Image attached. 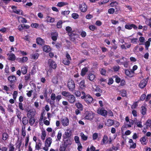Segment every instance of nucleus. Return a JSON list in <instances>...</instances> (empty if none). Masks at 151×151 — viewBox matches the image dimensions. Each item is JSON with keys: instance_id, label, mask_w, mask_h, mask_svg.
<instances>
[{"instance_id": "4d7b16f0", "label": "nucleus", "mask_w": 151, "mask_h": 151, "mask_svg": "<svg viewBox=\"0 0 151 151\" xmlns=\"http://www.w3.org/2000/svg\"><path fill=\"white\" fill-rule=\"evenodd\" d=\"M145 124L147 127H150L151 125V120L148 119L146 122Z\"/></svg>"}, {"instance_id": "0e129e2a", "label": "nucleus", "mask_w": 151, "mask_h": 151, "mask_svg": "<svg viewBox=\"0 0 151 151\" xmlns=\"http://www.w3.org/2000/svg\"><path fill=\"white\" fill-rule=\"evenodd\" d=\"M14 149L15 148L14 147L13 145H12V144H10L9 147V151H14Z\"/></svg>"}, {"instance_id": "680f3d73", "label": "nucleus", "mask_w": 151, "mask_h": 151, "mask_svg": "<svg viewBox=\"0 0 151 151\" xmlns=\"http://www.w3.org/2000/svg\"><path fill=\"white\" fill-rule=\"evenodd\" d=\"M150 42L147 41L145 44V48L146 50H148V47L150 46Z\"/></svg>"}, {"instance_id": "58836bf2", "label": "nucleus", "mask_w": 151, "mask_h": 151, "mask_svg": "<svg viewBox=\"0 0 151 151\" xmlns=\"http://www.w3.org/2000/svg\"><path fill=\"white\" fill-rule=\"evenodd\" d=\"M146 108L144 106H142L141 107V113L143 115L146 114Z\"/></svg>"}, {"instance_id": "bf43d9fd", "label": "nucleus", "mask_w": 151, "mask_h": 151, "mask_svg": "<svg viewBox=\"0 0 151 151\" xmlns=\"http://www.w3.org/2000/svg\"><path fill=\"white\" fill-rule=\"evenodd\" d=\"M70 13V12L68 11H65L62 12L61 14L63 15L66 16L68 15Z\"/></svg>"}, {"instance_id": "cd10ccee", "label": "nucleus", "mask_w": 151, "mask_h": 151, "mask_svg": "<svg viewBox=\"0 0 151 151\" xmlns=\"http://www.w3.org/2000/svg\"><path fill=\"white\" fill-rule=\"evenodd\" d=\"M140 141L142 144H146V138L145 136L141 137L140 139Z\"/></svg>"}, {"instance_id": "9d476101", "label": "nucleus", "mask_w": 151, "mask_h": 151, "mask_svg": "<svg viewBox=\"0 0 151 151\" xmlns=\"http://www.w3.org/2000/svg\"><path fill=\"white\" fill-rule=\"evenodd\" d=\"M9 81L11 83H14L17 81V77L14 75L9 76L8 78Z\"/></svg>"}, {"instance_id": "ddd939ff", "label": "nucleus", "mask_w": 151, "mask_h": 151, "mask_svg": "<svg viewBox=\"0 0 151 151\" xmlns=\"http://www.w3.org/2000/svg\"><path fill=\"white\" fill-rule=\"evenodd\" d=\"M125 28L128 29H131L132 28H134V29H136L137 28V27L135 25L129 24L125 25Z\"/></svg>"}, {"instance_id": "c85d7f7f", "label": "nucleus", "mask_w": 151, "mask_h": 151, "mask_svg": "<svg viewBox=\"0 0 151 151\" xmlns=\"http://www.w3.org/2000/svg\"><path fill=\"white\" fill-rule=\"evenodd\" d=\"M43 50L44 51L48 52L50 51V48L48 46L45 45L43 47Z\"/></svg>"}, {"instance_id": "3c124183", "label": "nucleus", "mask_w": 151, "mask_h": 151, "mask_svg": "<svg viewBox=\"0 0 151 151\" xmlns=\"http://www.w3.org/2000/svg\"><path fill=\"white\" fill-rule=\"evenodd\" d=\"M25 127L24 126L22 127V135L24 137L26 135V132L25 131Z\"/></svg>"}, {"instance_id": "e433bc0d", "label": "nucleus", "mask_w": 151, "mask_h": 151, "mask_svg": "<svg viewBox=\"0 0 151 151\" xmlns=\"http://www.w3.org/2000/svg\"><path fill=\"white\" fill-rule=\"evenodd\" d=\"M29 119V123L30 125H32L34 123L35 121V120L34 118V117H31Z\"/></svg>"}, {"instance_id": "473e14b6", "label": "nucleus", "mask_w": 151, "mask_h": 151, "mask_svg": "<svg viewBox=\"0 0 151 151\" xmlns=\"http://www.w3.org/2000/svg\"><path fill=\"white\" fill-rule=\"evenodd\" d=\"M39 56V54L37 53L33 54L31 55V58L33 59H37Z\"/></svg>"}, {"instance_id": "dca6fc26", "label": "nucleus", "mask_w": 151, "mask_h": 151, "mask_svg": "<svg viewBox=\"0 0 151 151\" xmlns=\"http://www.w3.org/2000/svg\"><path fill=\"white\" fill-rule=\"evenodd\" d=\"M67 98L68 101L71 103H74L76 100L75 97L73 95L71 94Z\"/></svg>"}, {"instance_id": "7ed1b4c3", "label": "nucleus", "mask_w": 151, "mask_h": 151, "mask_svg": "<svg viewBox=\"0 0 151 151\" xmlns=\"http://www.w3.org/2000/svg\"><path fill=\"white\" fill-rule=\"evenodd\" d=\"M95 114L91 111H86L85 113V119H86L92 120Z\"/></svg>"}, {"instance_id": "09e8293b", "label": "nucleus", "mask_w": 151, "mask_h": 151, "mask_svg": "<svg viewBox=\"0 0 151 151\" xmlns=\"http://www.w3.org/2000/svg\"><path fill=\"white\" fill-rule=\"evenodd\" d=\"M115 12V9L113 8H111L109 9L108 10V12L110 14H113Z\"/></svg>"}, {"instance_id": "338daca9", "label": "nucleus", "mask_w": 151, "mask_h": 151, "mask_svg": "<svg viewBox=\"0 0 151 151\" xmlns=\"http://www.w3.org/2000/svg\"><path fill=\"white\" fill-rule=\"evenodd\" d=\"M89 29L92 31H94L96 28L95 26L91 25L89 26Z\"/></svg>"}, {"instance_id": "aec40b11", "label": "nucleus", "mask_w": 151, "mask_h": 151, "mask_svg": "<svg viewBox=\"0 0 151 151\" xmlns=\"http://www.w3.org/2000/svg\"><path fill=\"white\" fill-rule=\"evenodd\" d=\"M58 36V33L56 32H52L51 34V37L53 41H56Z\"/></svg>"}, {"instance_id": "4c0bfd02", "label": "nucleus", "mask_w": 151, "mask_h": 151, "mask_svg": "<svg viewBox=\"0 0 151 151\" xmlns=\"http://www.w3.org/2000/svg\"><path fill=\"white\" fill-rule=\"evenodd\" d=\"M67 4V3L65 2H61L58 3L57 6L59 7H61Z\"/></svg>"}, {"instance_id": "f3484780", "label": "nucleus", "mask_w": 151, "mask_h": 151, "mask_svg": "<svg viewBox=\"0 0 151 151\" xmlns=\"http://www.w3.org/2000/svg\"><path fill=\"white\" fill-rule=\"evenodd\" d=\"M7 55L8 56V59L12 61L14 60L15 59L16 57L14 54L8 53Z\"/></svg>"}, {"instance_id": "b1692460", "label": "nucleus", "mask_w": 151, "mask_h": 151, "mask_svg": "<svg viewBox=\"0 0 151 151\" xmlns=\"http://www.w3.org/2000/svg\"><path fill=\"white\" fill-rule=\"evenodd\" d=\"M107 139V136L106 135H104L102 139V142H101V144L103 145L106 144L108 142Z\"/></svg>"}, {"instance_id": "423d86ee", "label": "nucleus", "mask_w": 151, "mask_h": 151, "mask_svg": "<svg viewBox=\"0 0 151 151\" xmlns=\"http://www.w3.org/2000/svg\"><path fill=\"white\" fill-rule=\"evenodd\" d=\"M71 60L70 55L68 54H67L66 56V58L63 60V63L65 65H68Z\"/></svg>"}, {"instance_id": "5fc2aeb1", "label": "nucleus", "mask_w": 151, "mask_h": 151, "mask_svg": "<svg viewBox=\"0 0 151 151\" xmlns=\"http://www.w3.org/2000/svg\"><path fill=\"white\" fill-rule=\"evenodd\" d=\"M18 94V92L16 91H14L13 92V98L14 100L16 99Z\"/></svg>"}, {"instance_id": "f8f14e48", "label": "nucleus", "mask_w": 151, "mask_h": 151, "mask_svg": "<svg viewBox=\"0 0 151 151\" xmlns=\"http://www.w3.org/2000/svg\"><path fill=\"white\" fill-rule=\"evenodd\" d=\"M42 145V143L41 140L38 139L36 142V145L35 146V149L37 150H39L41 149V147Z\"/></svg>"}, {"instance_id": "9b49d317", "label": "nucleus", "mask_w": 151, "mask_h": 151, "mask_svg": "<svg viewBox=\"0 0 151 151\" xmlns=\"http://www.w3.org/2000/svg\"><path fill=\"white\" fill-rule=\"evenodd\" d=\"M68 32V35L71 37H72L73 35H76L73 33V32L72 31L71 28L69 26L67 27L65 29Z\"/></svg>"}, {"instance_id": "2eb2a0df", "label": "nucleus", "mask_w": 151, "mask_h": 151, "mask_svg": "<svg viewBox=\"0 0 151 151\" xmlns=\"http://www.w3.org/2000/svg\"><path fill=\"white\" fill-rule=\"evenodd\" d=\"M85 87L84 81L82 80L79 83L78 89L80 90H83L85 89Z\"/></svg>"}, {"instance_id": "f03ea898", "label": "nucleus", "mask_w": 151, "mask_h": 151, "mask_svg": "<svg viewBox=\"0 0 151 151\" xmlns=\"http://www.w3.org/2000/svg\"><path fill=\"white\" fill-rule=\"evenodd\" d=\"M82 93L83 95L81 96L82 99H85V100L87 104H90L92 102L93 99L92 97L89 95H86L84 92H82Z\"/></svg>"}, {"instance_id": "de8ad7c7", "label": "nucleus", "mask_w": 151, "mask_h": 151, "mask_svg": "<svg viewBox=\"0 0 151 151\" xmlns=\"http://www.w3.org/2000/svg\"><path fill=\"white\" fill-rule=\"evenodd\" d=\"M15 13L18 14L20 15H23V12L22 10H17L16 11H15Z\"/></svg>"}, {"instance_id": "6e6d98bb", "label": "nucleus", "mask_w": 151, "mask_h": 151, "mask_svg": "<svg viewBox=\"0 0 151 151\" xmlns=\"http://www.w3.org/2000/svg\"><path fill=\"white\" fill-rule=\"evenodd\" d=\"M146 24L150 26L151 28V19H147L146 21Z\"/></svg>"}, {"instance_id": "72a5a7b5", "label": "nucleus", "mask_w": 151, "mask_h": 151, "mask_svg": "<svg viewBox=\"0 0 151 151\" xmlns=\"http://www.w3.org/2000/svg\"><path fill=\"white\" fill-rule=\"evenodd\" d=\"M72 144V142L70 139H67L64 142V145L65 147H67L68 145H70Z\"/></svg>"}, {"instance_id": "864d4df0", "label": "nucleus", "mask_w": 151, "mask_h": 151, "mask_svg": "<svg viewBox=\"0 0 151 151\" xmlns=\"http://www.w3.org/2000/svg\"><path fill=\"white\" fill-rule=\"evenodd\" d=\"M56 95L54 93H52L51 95L50 98L53 101H54L56 99Z\"/></svg>"}, {"instance_id": "69168bd1", "label": "nucleus", "mask_w": 151, "mask_h": 151, "mask_svg": "<svg viewBox=\"0 0 151 151\" xmlns=\"http://www.w3.org/2000/svg\"><path fill=\"white\" fill-rule=\"evenodd\" d=\"M31 26L34 28H37L39 26V24L37 23H33L31 24Z\"/></svg>"}, {"instance_id": "4be33fe9", "label": "nucleus", "mask_w": 151, "mask_h": 151, "mask_svg": "<svg viewBox=\"0 0 151 151\" xmlns=\"http://www.w3.org/2000/svg\"><path fill=\"white\" fill-rule=\"evenodd\" d=\"M46 18V20L47 22L52 23L55 21V19L54 18H52L49 16H47Z\"/></svg>"}, {"instance_id": "412c9836", "label": "nucleus", "mask_w": 151, "mask_h": 151, "mask_svg": "<svg viewBox=\"0 0 151 151\" xmlns=\"http://www.w3.org/2000/svg\"><path fill=\"white\" fill-rule=\"evenodd\" d=\"M35 112L33 110H30L27 114V116L29 117H33L35 114Z\"/></svg>"}, {"instance_id": "79ce46f5", "label": "nucleus", "mask_w": 151, "mask_h": 151, "mask_svg": "<svg viewBox=\"0 0 151 151\" xmlns=\"http://www.w3.org/2000/svg\"><path fill=\"white\" fill-rule=\"evenodd\" d=\"M118 5V3L116 1L112 2L110 4V6L112 7L116 6Z\"/></svg>"}, {"instance_id": "2f4dec72", "label": "nucleus", "mask_w": 151, "mask_h": 151, "mask_svg": "<svg viewBox=\"0 0 151 151\" xmlns=\"http://www.w3.org/2000/svg\"><path fill=\"white\" fill-rule=\"evenodd\" d=\"M95 78V75L92 73H90L88 75V79L90 81H92Z\"/></svg>"}, {"instance_id": "c9c22d12", "label": "nucleus", "mask_w": 151, "mask_h": 151, "mask_svg": "<svg viewBox=\"0 0 151 151\" xmlns=\"http://www.w3.org/2000/svg\"><path fill=\"white\" fill-rule=\"evenodd\" d=\"M62 94L63 96L67 97V98L71 94L69 92L65 91H63Z\"/></svg>"}, {"instance_id": "c756f323", "label": "nucleus", "mask_w": 151, "mask_h": 151, "mask_svg": "<svg viewBox=\"0 0 151 151\" xmlns=\"http://www.w3.org/2000/svg\"><path fill=\"white\" fill-rule=\"evenodd\" d=\"M125 73L127 76L129 77H132V74H133V71H130L128 70H125Z\"/></svg>"}, {"instance_id": "0eeeda50", "label": "nucleus", "mask_w": 151, "mask_h": 151, "mask_svg": "<svg viewBox=\"0 0 151 151\" xmlns=\"http://www.w3.org/2000/svg\"><path fill=\"white\" fill-rule=\"evenodd\" d=\"M97 113L99 114H101L103 116H105L107 114V111L104 109L103 108H99L97 111Z\"/></svg>"}, {"instance_id": "a878e982", "label": "nucleus", "mask_w": 151, "mask_h": 151, "mask_svg": "<svg viewBox=\"0 0 151 151\" xmlns=\"http://www.w3.org/2000/svg\"><path fill=\"white\" fill-rule=\"evenodd\" d=\"M46 136V134L45 131V130L42 131L41 135V139L44 140L45 139Z\"/></svg>"}, {"instance_id": "6e6552de", "label": "nucleus", "mask_w": 151, "mask_h": 151, "mask_svg": "<svg viewBox=\"0 0 151 151\" xmlns=\"http://www.w3.org/2000/svg\"><path fill=\"white\" fill-rule=\"evenodd\" d=\"M48 65L49 67L53 69H55L57 67V65L55 62L53 60L50 59L48 60Z\"/></svg>"}, {"instance_id": "7c9ffc66", "label": "nucleus", "mask_w": 151, "mask_h": 151, "mask_svg": "<svg viewBox=\"0 0 151 151\" xmlns=\"http://www.w3.org/2000/svg\"><path fill=\"white\" fill-rule=\"evenodd\" d=\"M125 123L126 125H127L128 127H130L133 125V121L132 120H130L129 121L126 122Z\"/></svg>"}, {"instance_id": "f704fd0d", "label": "nucleus", "mask_w": 151, "mask_h": 151, "mask_svg": "<svg viewBox=\"0 0 151 151\" xmlns=\"http://www.w3.org/2000/svg\"><path fill=\"white\" fill-rule=\"evenodd\" d=\"M19 21H20L23 23H26L27 22V20L25 19L22 17H19L18 18Z\"/></svg>"}, {"instance_id": "393cba45", "label": "nucleus", "mask_w": 151, "mask_h": 151, "mask_svg": "<svg viewBox=\"0 0 151 151\" xmlns=\"http://www.w3.org/2000/svg\"><path fill=\"white\" fill-rule=\"evenodd\" d=\"M88 70V69L87 67L83 68L81 70V75L82 76H84L86 74Z\"/></svg>"}, {"instance_id": "4468645a", "label": "nucleus", "mask_w": 151, "mask_h": 151, "mask_svg": "<svg viewBox=\"0 0 151 151\" xmlns=\"http://www.w3.org/2000/svg\"><path fill=\"white\" fill-rule=\"evenodd\" d=\"M147 83V82L146 80L144 79L142 80L141 81L140 83H139V87L141 88H143L146 86Z\"/></svg>"}, {"instance_id": "5701e85b", "label": "nucleus", "mask_w": 151, "mask_h": 151, "mask_svg": "<svg viewBox=\"0 0 151 151\" xmlns=\"http://www.w3.org/2000/svg\"><path fill=\"white\" fill-rule=\"evenodd\" d=\"M27 67L26 65L23 66L21 68V72L24 75L26 74L27 72Z\"/></svg>"}, {"instance_id": "49530a36", "label": "nucleus", "mask_w": 151, "mask_h": 151, "mask_svg": "<svg viewBox=\"0 0 151 151\" xmlns=\"http://www.w3.org/2000/svg\"><path fill=\"white\" fill-rule=\"evenodd\" d=\"M7 110L9 112H11L12 113L13 112V110L12 106L11 105H8Z\"/></svg>"}, {"instance_id": "e2e57ef3", "label": "nucleus", "mask_w": 151, "mask_h": 151, "mask_svg": "<svg viewBox=\"0 0 151 151\" xmlns=\"http://www.w3.org/2000/svg\"><path fill=\"white\" fill-rule=\"evenodd\" d=\"M74 139L76 143L78 144L80 143L79 137L77 136H76L74 138Z\"/></svg>"}, {"instance_id": "a18cd8bd", "label": "nucleus", "mask_w": 151, "mask_h": 151, "mask_svg": "<svg viewBox=\"0 0 151 151\" xmlns=\"http://www.w3.org/2000/svg\"><path fill=\"white\" fill-rule=\"evenodd\" d=\"M8 137V135L7 133H4L3 134V139L4 140H5Z\"/></svg>"}, {"instance_id": "39448f33", "label": "nucleus", "mask_w": 151, "mask_h": 151, "mask_svg": "<svg viewBox=\"0 0 151 151\" xmlns=\"http://www.w3.org/2000/svg\"><path fill=\"white\" fill-rule=\"evenodd\" d=\"M61 123L63 126L66 127L68 126L69 124V120L67 117H64L61 119Z\"/></svg>"}, {"instance_id": "13d9d810", "label": "nucleus", "mask_w": 151, "mask_h": 151, "mask_svg": "<svg viewBox=\"0 0 151 151\" xmlns=\"http://www.w3.org/2000/svg\"><path fill=\"white\" fill-rule=\"evenodd\" d=\"M72 17L74 19H76L78 18V15L76 13H73L72 14Z\"/></svg>"}, {"instance_id": "603ef678", "label": "nucleus", "mask_w": 151, "mask_h": 151, "mask_svg": "<svg viewBox=\"0 0 151 151\" xmlns=\"http://www.w3.org/2000/svg\"><path fill=\"white\" fill-rule=\"evenodd\" d=\"M62 22L61 21H60L57 22V26L58 28H60L62 27Z\"/></svg>"}, {"instance_id": "a19ab883", "label": "nucleus", "mask_w": 151, "mask_h": 151, "mask_svg": "<svg viewBox=\"0 0 151 151\" xmlns=\"http://www.w3.org/2000/svg\"><path fill=\"white\" fill-rule=\"evenodd\" d=\"M22 122L23 124L24 125H26L28 123V120L26 117H24L22 118Z\"/></svg>"}, {"instance_id": "20e7f679", "label": "nucleus", "mask_w": 151, "mask_h": 151, "mask_svg": "<svg viewBox=\"0 0 151 151\" xmlns=\"http://www.w3.org/2000/svg\"><path fill=\"white\" fill-rule=\"evenodd\" d=\"M68 86L70 91L73 90L75 88V84L74 81L72 79H69L68 83Z\"/></svg>"}, {"instance_id": "37998d69", "label": "nucleus", "mask_w": 151, "mask_h": 151, "mask_svg": "<svg viewBox=\"0 0 151 151\" xmlns=\"http://www.w3.org/2000/svg\"><path fill=\"white\" fill-rule=\"evenodd\" d=\"M80 135L83 140H86L87 139L88 137L85 135L83 132L81 133Z\"/></svg>"}, {"instance_id": "6ab92c4d", "label": "nucleus", "mask_w": 151, "mask_h": 151, "mask_svg": "<svg viewBox=\"0 0 151 151\" xmlns=\"http://www.w3.org/2000/svg\"><path fill=\"white\" fill-rule=\"evenodd\" d=\"M36 42L38 44L40 45H43L45 43L44 40L40 37L37 38Z\"/></svg>"}, {"instance_id": "bb28decb", "label": "nucleus", "mask_w": 151, "mask_h": 151, "mask_svg": "<svg viewBox=\"0 0 151 151\" xmlns=\"http://www.w3.org/2000/svg\"><path fill=\"white\" fill-rule=\"evenodd\" d=\"M114 123L113 121L111 119H108L106 123V124L108 126H111Z\"/></svg>"}, {"instance_id": "1a4fd4ad", "label": "nucleus", "mask_w": 151, "mask_h": 151, "mask_svg": "<svg viewBox=\"0 0 151 151\" xmlns=\"http://www.w3.org/2000/svg\"><path fill=\"white\" fill-rule=\"evenodd\" d=\"M79 7L80 10L82 12H85L87 10V6L85 3L80 4Z\"/></svg>"}, {"instance_id": "ea45409f", "label": "nucleus", "mask_w": 151, "mask_h": 151, "mask_svg": "<svg viewBox=\"0 0 151 151\" xmlns=\"http://www.w3.org/2000/svg\"><path fill=\"white\" fill-rule=\"evenodd\" d=\"M62 135V134L61 132L60 131H59L58 132L57 135V139H56L57 140L60 141L61 137Z\"/></svg>"}, {"instance_id": "a211bd4d", "label": "nucleus", "mask_w": 151, "mask_h": 151, "mask_svg": "<svg viewBox=\"0 0 151 151\" xmlns=\"http://www.w3.org/2000/svg\"><path fill=\"white\" fill-rule=\"evenodd\" d=\"M92 90L93 91H96L101 93L102 91L98 87H97L96 85H94L92 86Z\"/></svg>"}, {"instance_id": "8fccbe9b", "label": "nucleus", "mask_w": 151, "mask_h": 151, "mask_svg": "<svg viewBox=\"0 0 151 151\" xmlns=\"http://www.w3.org/2000/svg\"><path fill=\"white\" fill-rule=\"evenodd\" d=\"M76 106L78 108L82 109V105L80 103H77L76 104Z\"/></svg>"}, {"instance_id": "774afa93", "label": "nucleus", "mask_w": 151, "mask_h": 151, "mask_svg": "<svg viewBox=\"0 0 151 151\" xmlns=\"http://www.w3.org/2000/svg\"><path fill=\"white\" fill-rule=\"evenodd\" d=\"M66 147L64 145L62 146H60V151H65Z\"/></svg>"}, {"instance_id": "052dcab7", "label": "nucleus", "mask_w": 151, "mask_h": 151, "mask_svg": "<svg viewBox=\"0 0 151 151\" xmlns=\"http://www.w3.org/2000/svg\"><path fill=\"white\" fill-rule=\"evenodd\" d=\"M124 57H122V59L118 60H116L117 63L120 65H122L123 64V62L122 61V60H124Z\"/></svg>"}, {"instance_id": "f257e3e1", "label": "nucleus", "mask_w": 151, "mask_h": 151, "mask_svg": "<svg viewBox=\"0 0 151 151\" xmlns=\"http://www.w3.org/2000/svg\"><path fill=\"white\" fill-rule=\"evenodd\" d=\"M52 142V139L50 137L47 138L45 141V146L43 148V149L45 151H48L49 148L50 147Z\"/></svg>"}, {"instance_id": "c03bdc74", "label": "nucleus", "mask_w": 151, "mask_h": 151, "mask_svg": "<svg viewBox=\"0 0 151 151\" xmlns=\"http://www.w3.org/2000/svg\"><path fill=\"white\" fill-rule=\"evenodd\" d=\"M121 96L123 97H127V94L126 91L125 90H122L121 93Z\"/></svg>"}]
</instances>
